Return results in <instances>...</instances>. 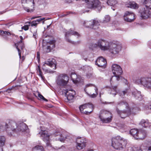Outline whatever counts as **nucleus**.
<instances>
[{
	"instance_id": "nucleus-1",
	"label": "nucleus",
	"mask_w": 151,
	"mask_h": 151,
	"mask_svg": "<svg viewBox=\"0 0 151 151\" xmlns=\"http://www.w3.org/2000/svg\"><path fill=\"white\" fill-rule=\"evenodd\" d=\"M5 129L8 135L12 136L14 132L17 131L22 132H28V127L25 123L20 124L17 126V124L12 121H7L6 123H0V131Z\"/></svg>"
},
{
	"instance_id": "nucleus-2",
	"label": "nucleus",
	"mask_w": 151,
	"mask_h": 151,
	"mask_svg": "<svg viewBox=\"0 0 151 151\" xmlns=\"http://www.w3.org/2000/svg\"><path fill=\"white\" fill-rule=\"evenodd\" d=\"M111 146L116 150H120L125 146L127 144L126 140L119 136L113 138L111 139Z\"/></svg>"
},
{
	"instance_id": "nucleus-3",
	"label": "nucleus",
	"mask_w": 151,
	"mask_h": 151,
	"mask_svg": "<svg viewBox=\"0 0 151 151\" xmlns=\"http://www.w3.org/2000/svg\"><path fill=\"white\" fill-rule=\"evenodd\" d=\"M112 71L114 76H112L110 79L111 82L113 80H116L118 81L122 79L121 75L123 73V71L119 65L116 64H113L112 66Z\"/></svg>"
},
{
	"instance_id": "nucleus-4",
	"label": "nucleus",
	"mask_w": 151,
	"mask_h": 151,
	"mask_svg": "<svg viewBox=\"0 0 151 151\" xmlns=\"http://www.w3.org/2000/svg\"><path fill=\"white\" fill-rule=\"evenodd\" d=\"M110 44V42L103 39H100L96 43L92 44V48L98 47L101 50L105 51L108 50Z\"/></svg>"
},
{
	"instance_id": "nucleus-5",
	"label": "nucleus",
	"mask_w": 151,
	"mask_h": 151,
	"mask_svg": "<svg viewBox=\"0 0 151 151\" xmlns=\"http://www.w3.org/2000/svg\"><path fill=\"white\" fill-rule=\"evenodd\" d=\"M135 83L142 85L145 88L151 89V78L145 77L136 80Z\"/></svg>"
},
{
	"instance_id": "nucleus-6",
	"label": "nucleus",
	"mask_w": 151,
	"mask_h": 151,
	"mask_svg": "<svg viewBox=\"0 0 151 151\" xmlns=\"http://www.w3.org/2000/svg\"><path fill=\"white\" fill-rule=\"evenodd\" d=\"M108 50L109 52L113 55L118 54L121 50L122 46L118 42H110Z\"/></svg>"
},
{
	"instance_id": "nucleus-7",
	"label": "nucleus",
	"mask_w": 151,
	"mask_h": 151,
	"mask_svg": "<svg viewBox=\"0 0 151 151\" xmlns=\"http://www.w3.org/2000/svg\"><path fill=\"white\" fill-rule=\"evenodd\" d=\"M112 117V115L111 112L105 110L102 111V115L99 116V118L103 123H108L111 122Z\"/></svg>"
},
{
	"instance_id": "nucleus-8",
	"label": "nucleus",
	"mask_w": 151,
	"mask_h": 151,
	"mask_svg": "<svg viewBox=\"0 0 151 151\" xmlns=\"http://www.w3.org/2000/svg\"><path fill=\"white\" fill-rule=\"evenodd\" d=\"M69 77L66 75L62 74L59 75L56 80V83L58 86L61 87H64L68 83Z\"/></svg>"
},
{
	"instance_id": "nucleus-9",
	"label": "nucleus",
	"mask_w": 151,
	"mask_h": 151,
	"mask_svg": "<svg viewBox=\"0 0 151 151\" xmlns=\"http://www.w3.org/2000/svg\"><path fill=\"white\" fill-rule=\"evenodd\" d=\"M87 7L90 9H97L99 11H100L101 9V3L99 0H92L89 1L87 3Z\"/></svg>"
},
{
	"instance_id": "nucleus-10",
	"label": "nucleus",
	"mask_w": 151,
	"mask_h": 151,
	"mask_svg": "<svg viewBox=\"0 0 151 151\" xmlns=\"http://www.w3.org/2000/svg\"><path fill=\"white\" fill-rule=\"evenodd\" d=\"M40 129L41 131L39 132V134L40 135V137L42 138L43 140L46 142L47 146H50L49 134L45 130L43 127L40 126Z\"/></svg>"
},
{
	"instance_id": "nucleus-11",
	"label": "nucleus",
	"mask_w": 151,
	"mask_h": 151,
	"mask_svg": "<svg viewBox=\"0 0 151 151\" xmlns=\"http://www.w3.org/2000/svg\"><path fill=\"white\" fill-rule=\"evenodd\" d=\"M67 98L66 101H72L74 99L76 93L74 91L71 89H66L63 91Z\"/></svg>"
},
{
	"instance_id": "nucleus-12",
	"label": "nucleus",
	"mask_w": 151,
	"mask_h": 151,
	"mask_svg": "<svg viewBox=\"0 0 151 151\" xmlns=\"http://www.w3.org/2000/svg\"><path fill=\"white\" fill-rule=\"evenodd\" d=\"M84 24L86 27L96 29H98L100 25L99 22L98 20H93L91 21L85 22Z\"/></svg>"
},
{
	"instance_id": "nucleus-13",
	"label": "nucleus",
	"mask_w": 151,
	"mask_h": 151,
	"mask_svg": "<svg viewBox=\"0 0 151 151\" xmlns=\"http://www.w3.org/2000/svg\"><path fill=\"white\" fill-rule=\"evenodd\" d=\"M66 133L65 132H61L60 130H58L55 132L53 136L56 137L55 139L59 140L61 142H63L67 138Z\"/></svg>"
},
{
	"instance_id": "nucleus-14",
	"label": "nucleus",
	"mask_w": 151,
	"mask_h": 151,
	"mask_svg": "<svg viewBox=\"0 0 151 151\" xmlns=\"http://www.w3.org/2000/svg\"><path fill=\"white\" fill-rule=\"evenodd\" d=\"M76 147L78 150H81L86 146V141L85 139L81 137H78L76 139Z\"/></svg>"
},
{
	"instance_id": "nucleus-15",
	"label": "nucleus",
	"mask_w": 151,
	"mask_h": 151,
	"mask_svg": "<svg viewBox=\"0 0 151 151\" xmlns=\"http://www.w3.org/2000/svg\"><path fill=\"white\" fill-rule=\"evenodd\" d=\"M72 35L77 36L78 37L80 36V35L78 32L72 30L71 29H70L69 31L65 32V37L67 41L69 43L74 44V42L71 41L68 38L69 36Z\"/></svg>"
},
{
	"instance_id": "nucleus-16",
	"label": "nucleus",
	"mask_w": 151,
	"mask_h": 151,
	"mask_svg": "<svg viewBox=\"0 0 151 151\" xmlns=\"http://www.w3.org/2000/svg\"><path fill=\"white\" fill-rule=\"evenodd\" d=\"M141 17L143 19H147L151 16L150 10L147 8H144L140 11Z\"/></svg>"
},
{
	"instance_id": "nucleus-17",
	"label": "nucleus",
	"mask_w": 151,
	"mask_h": 151,
	"mask_svg": "<svg viewBox=\"0 0 151 151\" xmlns=\"http://www.w3.org/2000/svg\"><path fill=\"white\" fill-rule=\"evenodd\" d=\"M95 64L98 67L103 68H105L106 66L107 62L106 60L102 57H99L95 61Z\"/></svg>"
},
{
	"instance_id": "nucleus-18",
	"label": "nucleus",
	"mask_w": 151,
	"mask_h": 151,
	"mask_svg": "<svg viewBox=\"0 0 151 151\" xmlns=\"http://www.w3.org/2000/svg\"><path fill=\"white\" fill-rule=\"evenodd\" d=\"M124 20L127 22H132L135 19L134 14L132 12L126 11L124 16Z\"/></svg>"
},
{
	"instance_id": "nucleus-19",
	"label": "nucleus",
	"mask_w": 151,
	"mask_h": 151,
	"mask_svg": "<svg viewBox=\"0 0 151 151\" xmlns=\"http://www.w3.org/2000/svg\"><path fill=\"white\" fill-rule=\"evenodd\" d=\"M127 109V110L126 111H120L118 108H116V110L118 114L121 118H124L130 114L131 110L129 108Z\"/></svg>"
},
{
	"instance_id": "nucleus-20",
	"label": "nucleus",
	"mask_w": 151,
	"mask_h": 151,
	"mask_svg": "<svg viewBox=\"0 0 151 151\" xmlns=\"http://www.w3.org/2000/svg\"><path fill=\"white\" fill-rule=\"evenodd\" d=\"M111 87L109 89V94L112 95L114 96H115L116 95V89L117 88V86H115L113 83V80L111 82L110 81Z\"/></svg>"
},
{
	"instance_id": "nucleus-21",
	"label": "nucleus",
	"mask_w": 151,
	"mask_h": 151,
	"mask_svg": "<svg viewBox=\"0 0 151 151\" xmlns=\"http://www.w3.org/2000/svg\"><path fill=\"white\" fill-rule=\"evenodd\" d=\"M86 107L87 110L85 111L84 112H83V114L86 115H89L93 110V106L92 104L90 103H86Z\"/></svg>"
},
{
	"instance_id": "nucleus-22",
	"label": "nucleus",
	"mask_w": 151,
	"mask_h": 151,
	"mask_svg": "<svg viewBox=\"0 0 151 151\" xmlns=\"http://www.w3.org/2000/svg\"><path fill=\"white\" fill-rule=\"evenodd\" d=\"M55 59H52L51 60L49 59L48 61L46 62L44 64L49 66L50 67L53 68L54 69H55L56 68V65L55 64Z\"/></svg>"
},
{
	"instance_id": "nucleus-23",
	"label": "nucleus",
	"mask_w": 151,
	"mask_h": 151,
	"mask_svg": "<svg viewBox=\"0 0 151 151\" xmlns=\"http://www.w3.org/2000/svg\"><path fill=\"white\" fill-rule=\"evenodd\" d=\"M70 77L73 82L75 84H77L80 82V78L78 77L77 75L74 73H72L70 75Z\"/></svg>"
},
{
	"instance_id": "nucleus-24",
	"label": "nucleus",
	"mask_w": 151,
	"mask_h": 151,
	"mask_svg": "<svg viewBox=\"0 0 151 151\" xmlns=\"http://www.w3.org/2000/svg\"><path fill=\"white\" fill-rule=\"evenodd\" d=\"M132 94L136 99L139 101H141L143 99V96L141 95L140 92L139 91L135 90L132 93Z\"/></svg>"
},
{
	"instance_id": "nucleus-25",
	"label": "nucleus",
	"mask_w": 151,
	"mask_h": 151,
	"mask_svg": "<svg viewBox=\"0 0 151 151\" xmlns=\"http://www.w3.org/2000/svg\"><path fill=\"white\" fill-rule=\"evenodd\" d=\"M146 132L145 131H139L138 132L137 139H142L145 138L146 136Z\"/></svg>"
},
{
	"instance_id": "nucleus-26",
	"label": "nucleus",
	"mask_w": 151,
	"mask_h": 151,
	"mask_svg": "<svg viewBox=\"0 0 151 151\" xmlns=\"http://www.w3.org/2000/svg\"><path fill=\"white\" fill-rule=\"evenodd\" d=\"M127 3L128 4L126 5L128 7L135 9L138 8V5L134 1L128 2Z\"/></svg>"
},
{
	"instance_id": "nucleus-27",
	"label": "nucleus",
	"mask_w": 151,
	"mask_h": 151,
	"mask_svg": "<svg viewBox=\"0 0 151 151\" xmlns=\"http://www.w3.org/2000/svg\"><path fill=\"white\" fill-rule=\"evenodd\" d=\"M47 49L50 50L52 49L55 47V41L54 40L50 41L47 44Z\"/></svg>"
},
{
	"instance_id": "nucleus-28",
	"label": "nucleus",
	"mask_w": 151,
	"mask_h": 151,
	"mask_svg": "<svg viewBox=\"0 0 151 151\" xmlns=\"http://www.w3.org/2000/svg\"><path fill=\"white\" fill-rule=\"evenodd\" d=\"M139 132V131H138L137 129H131L129 132L130 134L136 139H137Z\"/></svg>"
},
{
	"instance_id": "nucleus-29",
	"label": "nucleus",
	"mask_w": 151,
	"mask_h": 151,
	"mask_svg": "<svg viewBox=\"0 0 151 151\" xmlns=\"http://www.w3.org/2000/svg\"><path fill=\"white\" fill-rule=\"evenodd\" d=\"M119 127L120 130L122 132H126L128 129H129V127L123 124H120L119 125Z\"/></svg>"
},
{
	"instance_id": "nucleus-30",
	"label": "nucleus",
	"mask_w": 151,
	"mask_h": 151,
	"mask_svg": "<svg viewBox=\"0 0 151 151\" xmlns=\"http://www.w3.org/2000/svg\"><path fill=\"white\" fill-rule=\"evenodd\" d=\"M32 151H45V150L42 146L37 145L33 148Z\"/></svg>"
},
{
	"instance_id": "nucleus-31",
	"label": "nucleus",
	"mask_w": 151,
	"mask_h": 151,
	"mask_svg": "<svg viewBox=\"0 0 151 151\" xmlns=\"http://www.w3.org/2000/svg\"><path fill=\"white\" fill-rule=\"evenodd\" d=\"M128 90L125 89L124 91L119 90L117 92L118 94L122 98H124L126 94H127L128 92Z\"/></svg>"
},
{
	"instance_id": "nucleus-32",
	"label": "nucleus",
	"mask_w": 151,
	"mask_h": 151,
	"mask_svg": "<svg viewBox=\"0 0 151 151\" xmlns=\"http://www.w3.org/2000/svg\"><path fill=\"white\" fill-rule=\"evenodd\" d=\"M20 39H21V40H20V41L19 42V43H17L15 44V46H16V48L17 49L18 52V54L19 55V57L20 58H21V51L20 50L19 48L18 47V45H19V44H21V43L22 42V40L23 39V37L22 36H20Z\"/></svg>"
},
{
	"instance_id": "nucleus-33",
	"label": "nucleus",
	"mask_w": 151,
	"mask_h": 151,
	"mask_svg": "<svg viewBox=\"0 0 151 151\" xmlns=\"http://www.w3.org/2000/svg\"><path fill=\"white\" fill-rule=\"evenodd\" d=\"M117 105L119 106H123L126 108H129L128 104L125 101H122L117 103Z\"/></svg>"
},
{
	"instance_id": "nucleus-34",
	"label": "nucleus",
	"mask_w": 151,
	"mask_h": 151,
	"mask_svg": "<svg viewBox=\"0 0 151 151\" xmlns=\"http://www.w3.org/2000/svg\"><path fill=\"white\" fill-rule=\"evenodd\" d=\"M117 3V2L116 0H108L107 1V4L110 6H114Z\"/></svg>"
},
{
	"instance_id": "nucleus-35",
	"label": "nucleus",
	"mask_w": 151,
	"mask_h": 151,
	"mask_svg": "<svg viewBox=\"0 0 151 151\" xmlns=\"http://www.w3.org/2000/svg\"><path fill=\"white\" fill-rule=\"evenodd\" d=\"M6 139L4 136H0V147H2L4 145Z\"/></svg>"
},
{
	"instance_id": "nucleus-36",
	"label": "nucleus",
	"mask_w": 151,
	"mask_h": 151,
	"mask_svg": "<svg viewBox=\"0 0 151 151\" xmlns=\"http://www.w3.org/2000/svg\"><path fill=\"white\" fill-rule=\"evenodd\" d=\"M37 73L42 78V79H43V76H42V73L40 69V67L39 66L37 67Z\"/></svg>"
},
{
	"instance_id": "nucleus-37",
	"label": "nucleus",
	"mask_w": 151,
	"mask_h": 151,
	"mask_svg": "<svg viewBox=\"0 0 151 151\" xmlns=\"http://www.w3.org/2000/svg\"><path fill=\"white\" fill-rule=\"evenodd\" d=\"M81 69L84 70V72H87L91 70V68L89 66L85 65L81 68Z\"/></svg>"
},
{
	"instance_id": "nucleus-38",
	"label": "nucleus",
	"mask_w": 151,
	"mask_h": 151,
	"mask_svg": "<svg viewBox=\"0 0 151 151\" xmlns=\"http://www.w3.org/2000/svg\"><path fill=\"white\" fill-rule=\"evenodd\" d=\"M146 2H147L146 3L145 8H147L148 9H151V0H146Z\"/></svg>"
},
{
	"instance_id": "nucleus-39",
	"label": "nucleus",
	"mask_w": 151,
	"mask_h": 151,
	"mask_svg": "<svg viewBox=\"0 0 151 151\" xmlns=\"http://www.w3.org/2000/svg\"><path fill=\"white\" fill-rule=\"evenodd\" d=\"M95 90L96 92V93H93V94H91V95L89 94V96L91 98H95L96 97V96L98 95V89L96 87H95Z\"/></svg>"
},
{
	"instance_id": "nucleus-40",
	"label": "nucleus",
	"mask_w": 151,
	"mask_h": 151,
	"mask_svg": "<svg viewBox=\"0 0 151 151\" xmlns=\"http://www.w3.org/2000/svg\"><path fill=\"white\" fill-rule=\"evenodd\" d=\"M86 104H85L80 106L79 107V109L81 112L83 113V112L85 111H84V110L86 109Z\"/></svg>"
},
{
	"instance_id": "nucleus-41",
	"label": "nucleus",
	"mask_w": 151,
	"mask_h": 151,
	"mask_svg": "<svg viewBox=\"0 0 151 151\" xmlns=\"http://www.w3.org/2000/svg\"><path fill=\"white\" fill-rule=\"evenodd\" d=\"M11 33L8 31H4L1 30V35L2 36H9L11 35Z\"/></svg>"
},
{
	"instance_id": "nucleus-42",
	"label": "nucleus",
	"mask_w": 151,
	"mask_h": 151,
	"mask_svg": "<svg viewBox=\"0 0 151 151\" xmlns=\"http://www.w3.org/2000/svg\"><path fill=\"white\" fill-rule=\"evenodd\" d=\"M110 19L109 16L108 15L105 16L103 20V22L104 23L108 22L110 21Z\"/></svg>"
},
{
	"instance_id": "nucleus-43",
	"label": "nucleus",
	"mask_w": 151,
	"mask_h": 151,
	"mask_svg": "<svg viewBox=\"0 0 151 151\" xmlns=\"http://www.w3.org/2000/svg\"><path fill=\"white\" fill-rule=\"evenodd\" d=\"M29 24H30L31 26H34L36 27L38 23L37 22L35 21H32V22H29Z\"/></svg>"
},
{
	"instance_id": "nucleus-44",
	"label": "nucleus",
	"mask_w": 151,
	"mask_h": 151,
	"mask_svg": "<svg viewBox=\"0 0 151 151\" xmlns=\"http://www.w3.org/2000/svg\"><path fill=\"white\" fill-rule=\"evenodd\" d=\"M94 87L95 88V87H96L95 85L92 84V83H88L86 85L85 87L84 88V91L86 92V88H88V87Z\"/></svg>"
},
{
	"instance_id": "nucleus-45",
	"label": "nucleus",
	"mask_w": 151,
	"mask_h": 151,
	"mask_svg": "<svg viewBox=\"0 0 151 151\" xmlns=\"http://www.w3.org/2000/svg\"><path fill=\"white\" fill-rule=\"evenodd\" d=\"M145 150L146 151H151V143L149 142Z\"/></svg>"
},
{
	"instance_id": "nucleus-46",
	"label": "nucleus",
	"mask_w": 151,
	"mask_h": 151,
	"mask_svg": "<svg viewBox=\"0 0 151 151\" xmlns=\"http://www.w3.org/2000/svg\"><path fill=\"white\" fill-rule=\"evenodd\" d=\"M38 96L39 98V99H43L44 101H47V100L45 99L43 96H42V95L40 94V93H38Z\"/></svg>"
},
{
	"instance_id": "nucleus-47",
	"label": "nucleus",
	"mask_w": 151,
	"mask_h": 151,
	"mask_svg": "<svg viewBox=\"0 0 151 151\" xmlns=\"http://www.w3.org/2000/svg\"><path fill=\"white\" fill-rule=\"evenodd\" d=\"M33 0H22V2L23 4L28 3L29 2H32Z\"/></svg>"
},
{
	"instance_id": "nucleus-48",
	"label": "nucleus",
	"mask_w": 151,
	"mask_h": 151,
	"mask_svg": "<svg viewBox=\"0 0 151 151\" xmlns=\"http://www.w3.org/2000/svg\"><path fill=\"white\" fill-rule=\"evenodd\" d=\"M22 29H24L25 30H27L29 29V26L28 25H26L22 27Z\"/></svg>"
},
{
	"instance_id": "nucleus-49",
	"label": "nucleus",
	"mask_w": 151,
	"mask_h": 151,
	"mask_svg": "<svg viewBox=\"0 0 151 151\" xmlns=\"http://www.w3.org/2000/svg\"><path fill=\"white\" fill-rule=\"evenodd\" d=\"M144 109L146 110H149L151 109V106L150 105V106L148 105H146L144 107Z\"/></svg>"
},
{
	"instance_id": "nucleus-50",
	"label": "nucleus",
	"mask_w": 151,
	"mask_h": 151,
	"mask_svg": "<svg viewBox=\"0 0 151 151\" xmlns=\"http://www.w3.org/2000/svg\"><path fill=\"white\" fill-rule=\"evenodd\" d=\"M45 19V18H40L38 19H37L36 20H35V21L37 22L39 24L40 22L41 21H42L43 20H44Z\"/></svg>"
},
{
	"instance_id": "nucleus-51",
	"label": "nucleus",
	"mask_w": 151,
	"mask_h": 151,
	"mask_svg": "<svg viewBox=\"0 0 151 151\" xmlns=\"http://www.w3.org/2000/svg\"><path fill=\"white\" fill-rule=\"evenodd\" d=\"M37 37V35L36 33V31L35 32H34L33 33V37L34 38H36V37Z\"/></svg>"
},
{
	"instance_id": "nucleus-52",
	"label": "nucleus",
	"mask_w": 151,
	"mask_h": 151,
	"mask_svg": "<svg viewBox=\"0 0 151 151\" xmlns=\"http://www.w3.org/2000/svg\"><path fill=\"white\" fill-rule=\"evenodd\" d=\"M92 76V74L91 73H88L86 74V77L88 78H89Z\"/></svg>"
},
{
	"instance_id": "nucleus-53",
	"label": "nucleus",
	"mask_w": 151,
	"mask_h": 151,
	"mask_svg": "<svg viewBox=\"0 0 151 151\" xmlns=\"http://www.w3.org/2000/svg\"><path fill=\"white\" fill-rule=\"evenodd\" d=\"M142 146H141L140 147H139L137 149H136L135 150H134L135 151H142Z\"/></svg>"
},
{
	"instance_id": "nucleus-54",
	"label": "nucleus",
	"mask_w": 151,
	"mask_h": 151,
	"mask_svg": "<svg viewBox=\"0 0 151 151\" xmlns=\"http://www.w3.org/2000/svg\"><path fill=\"white\" fill-rule=\"evenodd\" d=\"M37 59H38V60L40 59V54H39V53L38 52H37Z\"/></svg>"
},
{
	"instance_id": "nucleus-55",
	"label": "nucleus",
	"mask_w": 151,
	"mask_h": 151,
	"mask_svg": "<svg viewBox=\"0 0 151 151\" xmlns=\"http://www.w3.org/2000/svg\"><path fill=\"white\" fill-rule=\"evenodd\" d=\"M5 12H0V15H1L3 14V13H4Z\"/></svg>"
},
{
	"instance_id": "nucleus-56",
	"label": "nucleus",
	"mask_w": 151,
	"mask_h": 151,
	"mask_svg": "<svg viewBox=\"0 0 151 151\" xmlns=\"http://www.w3.org/2000/svg\"><path fill=\"white\" fill-rule=\"evenodd\" d=\"M0 151H3V148L1 147H0Z\"/></svg>"
},
{
	"instance_id": "nucleus-57",
	"label": "nucleus",
	"mask_w": 151,
	"mask_h": 151,
	"mask_svg": "<svg viewBox=\"0 0 151 151\" xmlns=\"http://www.w3.org/2000/svg\"><path fill=\"white\" fill-rule=\"evenodd\" d=\"M33 17L32 18V19H35L36 18H37V17Z\"/></svg>"
},
{
	"instance_id": "nucleus-58",
	"label": "nucleus",
	"mask_w": 151,
	"mask_h": 151,
	"mask_svg": "<svg viewBox=\"0 0 151 151\" xmlns=\"http://www.w3.org/2000/svg\"><path fill=\"white\" fill-rule=\"evenodd\" d=\"M1 30H0V35H1Z\"/></svg>"
},
{
	"instance_id": "nucleus-59",
	"label": "nucleus",
	"mask_w": 151,
	"mask_h": 151,
	"mask_svg": "<svg viewBox=\"0 0 151 151\" xmlns=\"http://www.w3.org/2000/svg\"><path fill=\"white\" fill-rule=\"evenodd\" d=\"M89 11V10H86L85 11L86 12H88Z\"/></svg>"
},
{
	"instance_id": "nucleus-60",
	"label": "nucleus",
	"mask_w": 151,
	"mask_h": 151,
	"mask_svg": "<svg viewBox=\"0 0 151 151\" xmlns=\"http://www.w3.org/2000/svg\"><path fill=\"white\" fill-rule=\"evenodd\" d=\"M29 9H27V11L28 12H29Z\"/></svg>"
},
{
	"instance_id": "nucleus-61",
	"label": "nucleus",
	"mask_w": 151,
	"mask_h": 151,
	"mask_svg": "<svg viewBox=\"0 0 151 151\" xmlns=\"http://www.w3.org/2000/svg\"><path fill=\"white\" fill-rule=\"evenodd\" d=\"M1 91H0V94L1 93Z\"/></svg>"
},
{
	"instance_id": "nucleus-62",
	"label": "nucleus",
	"mask_w": 151,
	"mask_h": 151,
	"mask_svg": "<svg viewBox=\"0 0 151 151\" xmlns=\"http://www.w3.org/2000/svg\"><path fill=\"white\" fill-rule=\"evenodd\" d=\"M88 151H90V150H88Z\"/></svg>"
}]
</instances>
